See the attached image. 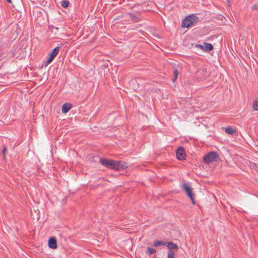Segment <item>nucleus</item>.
<instances>
[{"label": "nucleus", "instance_id": "obj_1", "mask_svg": "<svg viewBox=\"0 0 258 258\" xmlns=\"http://www.w3.org/2000/svg\"><path fill=\"white\" fill-rule=\"evenodd\" d=\"M100 162L106 168L115 170H122L127 167V163L122 161L102 158L100 159Z\"/></svg>", "mask_w": 258, "mask_h": 258}, {"label": "nucleus", "instance_id": "obj_2", "mask_svg": "<svg viewBox=\"0 0 258 258\" xmlns=\"http://www.w3.org/2000/svg\"><path fill=\"white\" fill-rule=\"evenodd\" d=\"M181 187L183 190L185 192L186 196L190 199L192 204L195 205V195L194 193L193 189L188 185V183H182Z\"/></svg>", "mask_w": 258, "mask_h": 258}, {"label": "nucleus", "instance_id": "obj_3", "mask_svg": "<svg viewBox=\"0 0 258 258\" xmlns=\"http://www.w3.org/2000/svg\"><path fill=\"white\" fill-rule=\"evenodd\" d=\"M219 157V156L217 152L211 151L204 156L203 162L206 164H209L212 162L217 161Z\"/></svg>", "mask_w": 258, "mask_h": 258}, {"label": "nucleus", "instance_id": "obj_4", "mask_svg": "<svg viewBox=\"0 0 258 258\" xmlns=\"http://www.w3.org/2000/svg\"><path fill=\"white\" fill-rule=\"evenodd\" d=\"M198 17L194 15L186 17L182 22L181 26L183 28H188L196 22Z\"/></svg>", "mask_w": 258, "mask_h": 258}, {"label": "nucleus", "instance_id": "obj_5", "mask_svg": "<svg viewBox=\"0 0 258 258\" xmlns=\"http://www.w3.org/2000/svg\"><path fill=\"white\" fill-rule=\"evenodd\" d=\"M196 76L199 80H205L208 77L207 69L204 67H201L196 72Z\"/></svg>", "mask_w": 258, "mask_h": 258}, {"label": "nucleus", "instance_id": "obj_6", "mask_svg": "<svg viewBox=\"0 0 258 258\" xmlns=\"http://www.w3.org/2000/svg\"><path fill=\"white\" fill-rule=\"evenodd\" d=\"M176 156L178 159L182 160L185 159V152L183 147H179L176 151Z\"/></svg>", "mask_w": 258, "mask_h": 258}, {"label": "nucleus", "instance_id": "obj_7", "mask_svg": "<svg viewBox=\"0 0 258 258\" xmlns=\"http://www.w3.org/2000/svg\"><path fill=\"white\" fill-rule=\"evenodd\" d=\"M132 20H133L134 22L137 23L140 22L141 20L140 18V14L139 12L135 13H129L128 14Z\"/></svg>", "mask_w": 258, "mask_h": 258}, {"label": "nucleus", "instance_id": "obj_8", "mask_svg": "<svg viewBox=\"0 0 258 258\" xmlns=\"http://www.w3.org/2000/svg\"><path fill=\"white\" fill-rule=\"evenodd\" d=\"M48 246L53 249H55L57 248V242L55 237H51L49 238L48 241Z\"/></svg>", "mask_w": 258, "mask_h": 258}, {"label": "nucleus", "instance_id": "obj_9", "mask_svg": "<svg viewBox=\"0 0 258 258\" xmlns=\"http://www.w3.org/2000/svg\"><path fill=\"white\" fill-rule=\"evenodd\" d=\"M165 246L169 249V250H175L177 251L178 249V245L172 241L166 242Z\"/></svg>", "mask_w": 258, "mask_h": 258}, {"label": "nucleus", "instance_id": "obj_10", "mask_svg": "<svg viewBox=\"0 0 258 258\" xmlns=\"http://www.w3.org/2000/svg\"><path fill=\"white\" fill-rule=\"evenodd\" d=\"M72 105L71 104L69 103H66L63 104L62 106L61 111L62 113H66L69 111V110L71 109Z\"/></svg>", "mask_w": 258, "mask_h": 258}, {"label": "nucleus", "instance_id": "obj_11", "mask_svg": "<svg viewBox=\"0 0 258 258\" xmlns=\"http://www.w3.org/2000/svg\"><path fill=\"white\" fill-rule=\"evenodd\" d=\"M204 45V50L207 52H210L214 48L213 46L211 43L205 42Z\"/></svg>", "mask_w": 258, "mask_h": 258}, {"label": "nucleus", "instance_id": "obj_12", "mask_svg": "<svg viewBox=\"0 0 258 258\" xmlns=\"http://www.w3.org/2000/svg\"><path fill=\"white\" fill-rule=\"evenodd\" d=\"M225 132L226 133L231 135H233L236 133V130L231 126L226 127L225 128Z\"/></svg>", "mask_w": 258, "mask_h": 258}, {"label": "nucleus", "instance_id": "obj_13", "mask_svg": "<svg viewBox=\"0 0 258 258\" xmlns=\"http://www.w3.org/2000/svg\"><path fill=\"white\" fill-rule=\"evenodd\" d=\"M60 49L59 46H56L55 47L52 51V52L50 53V55L53 58H55V56L57 55L59 50Z\"/></svg>", "mask_w": 258, "mask_h": 258}, {"label": "nucleus", "instance_id": "obj_14", "mask_svg": "<svg viewBox=\"0 0 258 258\" xmlns=\"http://www.w3.org/2000/svg\"><path fill=\"white\" fill-rule=\"evenodd\" d=\"M166 244V242L165 241L157 240L154 242L153 245L155 247H160L162 246H165Z\"/></svg>", "mask_w": 258, "mask_h": 258}, {"label": "nucleus", "instance_id": "obj_15", "mask_svg": "<svg viewBox=\"0 0 258 258\" xmlns=\"http://www.w3.org/2000/svg\"><path fill=\"white\" fill-rule=\"evenodd\" d=\"M175 254L173 250H169L168 251L167 258H175Z\"/></svg>", "mask_w": 258, "mask_h": 258}, {"label": "nucleus", "instance_id": "obj_16", "mask_svg": "<svg viewBox=\"0 0 258 258\" xmlns=\"http://www.w3.org/2000/svg\"><path fill=\"white\" fill-rule=\"evenodd\" d=\"M252 107L254 110H258V97L253 102Z\"/></svg>", "mask_w": 258, "mask_h": 258}, {"label": "nucleus", "instance_id": "obj_17", "mask_svg": "<svg viewBox=\"0 0 258 258\" xmlns=\"http://www.w3.org/2000/svg\"><path fill=\"white\" fill-rule=\"evenodd\" d=\"M69 2L67 0H63L61 2V6L64 8H67L69 5Z\"/></svg>", "mask_w": 258, "mask_h": 258}, {"label": "nucleus", "instance_id": "obj_18", "mask_svg": "<svg viewBox=\"0 0 258 258\" xmlns=\"http://www.w3.org/2000/svg\"><path fill=\"white\" fill-rule=\"evenodd\" d=\"M156 252V249L152 248V247H148L147 248V253L149 254H153L154 253H155Z\"/></svg>", "mask_w": 258, "mask_h": 258}, {"label": "nucleus", "instance_id": "obj_19", "mask_svg": "<svg viewBox=\"0 0 258 258\" xmlns=\"http://www.w3.org/2000/svg\"><path fill=\"white\" fill-rule=\"evenodd\" d=\"M174 78L172 79V81L173 82H175V81L177 80V77L179 75L178 71L177 70H175L174 71Z\"/></svg>", "mask_w": 258, "mask_h": 258}, {"label": "nucleus", "instance_id": "obj_20", "mask_svg": "<svg viewBox=\"0 0 258 258\" xmlns=\"http://www.w3.org/2000/svg\"><path fill=\"white\" fill-rule=\"evenodd\" d=\"M53 59H54V58L49 56V57L47 60V61L45 62V65H44L45 67H46L48 64H49L50 62H51Z\"/></svg>", "mask_w": 258, "mask_h": 258}, {"label": "nucleus", "instance_id": "obj_21", "mask_svg": "<svg viewBox=\"0 0 258 258\" xmlns=\"http://www.w3.org/2000/svg\"><path fill=\"white\" fill-rule=\"evenodd\" d=\"M251 10L253 11H258V4H254L251 7Z\"/></svg>", "mask_w": 258, "mask_h": 258}, {"label": "nucleus", "instance_id": "obj_22", "mask_svg": "<svg viewBox=\"0 0 258 258\" xmlns=\"http://www.w3.org/2000/svg\"><path fill=\"white\" fill-rule=\"evenodd\" d=\"M204 45H202L201 44H197L196 45V47H197V48H200L202 49H203L204 50Z\"/></svg>", "mask_w": 258, "mask_h": 258}, {"label": "nucleus", "instance_id": "obj_23", "mask_svg": "<svg viewBox=\"0 0 258 258\" xmlns=\"http://www.w3.org/2000/svg\"><path fill=\"white\" fill-rule=\"evenodd\" d=\"M6 151H7V148H6V147L5 146L3 150V154L4 156H5V155H6Z\"/></svg>", "mask_w": 258, "mask_h": 258}, {"label": "nucleus", "instance_id": "obj_24", "mask_svg": "<svg viewBox=\"0 0 258 258\" xmlns=\"http://www.w3.org/2000/svg\"><path fill=\"white\" fill-rule=\"evenodd\" d=\"M6 1H7V2L8 3H12L11 0H6Z\"/></svg>", "mask_w": 258, "mask_h": 258}, {"label": "nucleus", "instance_id": "obj_25", "mask_svg": "<svg viewBox=\"0 0 258 258\" xmlns=\"http://www.w3.org/2000/svg\"><path fill=\"white\" fill-rule=\"evenodd\" d=\"M153 258H157V256L155 255L154 256V257Z\"/></svg>", "mask_w": 258, "mask_h": 258}, {"label": "nucleus", "instance_id": "obj_26", "mask_svg": "<svg viewBox=\"0 0 258 258\" xmlns=\"http://www.w3.org/2000/svg\"><path fill=\"white\" fill-rule=\"evenodd\" d=\"M228 3H229L230 0H226Z\"/></svg>", "mask_w": 258, "mask_h": 258}]
</instances>
